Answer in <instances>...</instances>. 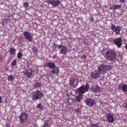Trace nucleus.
<instances>
[{"mask_svg":"<svg viewBox=\"0 0 127 127\" xmlns=\"http://www.w3.org/2000/svg\"><path fill=\"white\" fill-rule=\"evenodd\" d=\"M106 59L110 62L114 61L116 59V54L113 51L108 50L105 54Z\"/></svg>","mask_w":127,"mask_h":127,"instance_id":"nucleus-1","label":"nucleus"},{"mask_svg":"<svg viewBox=\"0 0 127 127\" xmlns=\"http://www.w3.org/2000/svg\"><path fill=\"white\" fill-rule=\"evenodd\" d=\"M110 65H101L98 68V70L101 74L106 72L107 71L109 70L111 68Z\"/></svg>","mask_w":127,"mask_h":127,"instance_id":"nucleus-2","label":"nucleus"},{"mask_svg":"<svg viewBox=\"0 0 127 127\" xmlns=\"http://www.w3.org/2000/svg\"><path fill=\"white\" fill-rule=\"evenodd\" d=\"M89 85L87 83L85 86L82 85L77 90V92L79 93L84 94L85 92L88 91V89H89Z\"/></svg>","mask_w":127,"mask_h":127,"instance_id":"nucleus-3","label":"nucleus"},{"mask_svg":"<svg viewBox=\"0 0 127 127\" xmlns=\"http://www.w3.org/2000/svg\"><path fill=\"white\" fill-rule=\"evenodd\" d=\"M28 118V115L26 112H23L20 114L19 117L20 122L22 124L26 122Z\"/></svg>","mask_w":127,"mask_h":127,"instance_id":"nucleus-4","label":"nucleus"},{"mask_svg":"<svg viewBox=\"0 0 127 127\" xmlns=\"http://www.w3.org/2000/svg\"><path fill=\"white\" fill-rule=\"evenodd\" d=\"M43 96V95L41 92L39 91H37L32 96V99L34 100L38 99Z\"/></svg>","mask_w":127,"mask_h":127,"instance_id":"nucleus-5","label":"nucleus"},{"mask_svg":"<svg viewBox=\"0 0 127 127\" xmlns=\"http://www.w3.org/2000/svg\"><path fill=\"white\" fill-rule=\"evenodd\" d=\"M85 102L87 105L90 107L93 106L95 103V101L91 98H88L86 99Z\"/></svg>","mask_w":127,"mask_h":127,"instance_id":"nucleus-6","label":"nucleus"},{"mask_svg":"<svg viewBox=\"0 0 127 127\" xmlns=\"http://www.w3.org/2000/svg\"><path fill=\"white\" fill-rule=\"evenodd\" d=\"M58 47L60 49V54H64L67 52V48L65 46L61 44L58 46Z\"/></svg>","mask_w":127,"mask_h":127,"instance_id":"nucleus-7","label":"nucleus"},{"mask_svg":"<svg viewBox=\"0 0 127 127\" xmlns=\"http://www.w3.org/2000/svg\"><path fill=\"white\" fill-rule=\"evenodd\" d=\"M111 28L112 31L117 35H119L120 34V32L121 30V27L119 26H115L112 25L111 26Z\"/></svg>","mask_w":127,"mask_h":127,"instance_id":"nucleus-8","label":"nucleus"},{"mask_svg":"<svg viewBox=\"0 0 127 127\" xmlns=\"http://www.w3.org/2000/svg\"><path fill=\"white\" fill-rule=\"evenodd\" d=\"M23 34L25 39H27L29 42H31L32 41L33 37L28 31L24 32Z\"/></svg>","mask_w":127,"mask_h":127,"instance_id":"nucleus-9","label":"nucleus"},{"mask_svg":"<svg viewBox=\"0 0 127 127\" xmlns=\"http://www.w3.org/2000/svg\"><path fill=\"white\" fill-rule=\"evenodd\" d=\"M34 72L31 69L26 70L25 72L24 75L27 77L31 78L34 75Z\"/></svg>","mask_w":127,"mask_h":127,"instance_id":"nucleus-10","label":"nucleus"},{"mask_svg":"<svg viewBox=\"0 0 127 127\" xmlns=\"http://www.w3.org/2000/svg\"><path fill=\"white\" fill-rule=\"evenodd\" d=\"M47 3L52 4V6L55 7L59 5L61 3L59 0H50L47 1Z\"/></svg>","mask_w":127,"mask_h":127,"instance_id":"nucleus-11","label":"nucleus"},{"mask_svg":"<svg viewBox=\"0 0 127 127\" xmlns=\"http://www.w3.org/2000/svg\"><path fill=\"white\" fill-rule=\"evenodd\" d=\"M113 41L114 42L115 44L117 45L118 48L121 47L122 45V38H118L115 39H114Z\"/></svg>","mask_w":127,"mask_h":127,"instance_id":"nucleus-12","label":"nucleus"},{"mask_svg":"<svg viewBox=\"0 0 127 127\" xmlns=\"http://www.w3.org/2000/svg\"><path fill=\"white\" fill-rule=\"evenodd\" d=\"M100 73L98 70L92 72L91 73V77L93 78H96L99 76Z\"/></svg>","mask_w":127,"mask_h":127,"instance_id":"nucleus-13","label":"nucleus"},{"mask_svg":"<svg viewBox=\"0 0 127 127\" xmlns=\"http://www.w3.org/2000/svg\"><path fill=\"white\" fill-rule=\"evenodd\" d=\"M107 121L110 123H113L115 121L114 115L111 114H107Z\"/></svg>","mask_w":127,"mask_h":127,"instance_id":"nucleus-14","label":"nucleus"},{"mask_svg":"<svg viewBox=\"0 0 127 127\" xmlns=\"http://www.w3.org/2000/svg\"><path fill=\"white\" fill-rule=\"evenodd\" d=\"M118 89L126 92L127 91V86L125 84H119L118 86Z\"/></svg>","mask_w":127,"mask_h":127,"instance_id":"nucleus-15","label":"nucleus"},{"mask_svg":"<svg viewBox=\"0 0 127 127\" xmlns=\"http://www.w3.org/2000/svg\"><path fill=\"white\" fill-rule=\"evenodd\" d=\"M83 97V95L81 93H79V95L76 96L75 99L78 102H80L82 99Z\"/></svg>","mask_w":127,"mask_h":127,"instance_id":"nucleus-16","label":"nucleus"},{"mask_svg":"<svg viewBox=\"0 0 127 127\" xmlns=\"http://www.w3.org/2000/svg\"><path fill=\"white\" fill-rule=\"evenodd\" d=\"M100 89L98 86H96L94 87V90L92 91L93 92L95 93H99L100 92Z\"/></svg>","mask_w":127,"mask_h":127,"instance_id":"nucleus-17","label":"nucleus"},{"mask_svg":"<svg viewBox=\"0 0 127 127\" xmlns=\"http://www.w3.org/2000/svg\"><path fill=\"white\" fill-rule=\"evenodd\" d=\"M121 7V6L120 5H113L110 8V9L114 10L120 9Z\"/></svg>","mask_w":127,"mask_h":127,"instance_id":"nucleus-18","label":"nucleus"},{"mask_svg":"<svg viewBox=\"0 0 127 127\" xmlns=\"http://www.w3.org/2000/svg\"><path fill=\"white\" fill-rule=\"evenodd\" d=\"M35 87L36 88H40L42 86V84L40 82L37 81H35Z\"/></svg>","mask_w":127,"mask_h":127,"instance_id":"nucleus-19","label":"nucleus"},{"mask_svg":"<svg viewBox=\"0 0 127 127\" xmlns=\"http://www.w3.org/2000/svg\"><path fill=\"white\" fill-rule=\"evenodd\" d=\"M47 65L50 68L52 69L55 67V64L51 62H49L48 64Z\"/></svg>","mask_w":127,"mask_h":127,"instance_id":"nucleus-20","label":"nucleus"},{"mask_svg":"<svg viewBox=\"0 0 127 127\" xmlns=\"http://www.w3.org/2000/svg\"><path fill=\"white\" fill-rule=\"evenodd\" d=\"M53 73H58L59 72L58 68L57 67H55L52 70Z\"/></svg>","mask_w":127,"mask_h":127,"instance_id":"nucleus-21","label":"nucleus"},{"mask_svg":"<svg viewBox=\"0 0 127 127\" xmlns=\"http://www.w3.org/2000/svg\"><path fill=\"white\" fill-rule=\"evenodd\" d=\"M76 79L73 78L72 80L70 81V85H74L76 82Z\"/></svg>","mask_w":127,"mask_h":127,"instance_id":"nucleus-22","label":"nucleus"},{"mask_svg":"<svg viewBox=\"0 0 127 127\" xmlns=\"http://www.w3.org/2000/svg\"><path fill=\"white\" fill-rule=\"evenodd\" d=\"M15 49H14L11 48L10 50V54L13 55L14 54L15 52Z\"/></svg>","mask_w":127,"mask_h":127,"instance_id":"nucleus-23","label":"nucleus"},{"mask_svg":"<svg viewBox=\"0 0 127 127\" xmlns=\"http://www.w3.org/2000/svg\"><path fill=\"white\" fill-rule=\"evenodd\" d=\"M14 77L12 75H10L8 77V79L9 81H13V80Z\"/></svg>","mask_w":127,"mask_h":127,"instance_id":"nucleus-24","label":"nucleus"},{"mask_svg":"<svg viewBox=\"0 0 127 127\" xmlns=\"http://www.w3.org/2000/svg\"><path fill=\"white\" fill-rule=\"evenodd\" d=\"M91 127H99L97 124H92L91 125Z\"/></svg>","mask_w":127,"mask_h":127,"instance_id":"nucleus-25","label":"nucleus"},{"mask_svg":"<svg viewBox=\"0 0 127 127\" xmlns=\"http://www.w3.org/2000/svg\"><path fill=\"white\" fill-rule=\"evenodd\" d=\"M37 108L39 110H41L43 108L42 105L41 104H38Z\"/></svg>","mask_w":127,"mask_h":127,"instance_id":"nucleus-26","label":"nucleus"},{"mask_svg":"<svg viewBox=\"0 0 127 127\" xmlns=\"http://www.w3.org/2000/svg\"><path fill=\"white\" fill-rule=\"evenodd\" d=\"M22 54L20 53H18L17 55V57L19 59H21L22 57Z\"/></svg>","mask_w":127,"mask_h":127,"instance_id":"nucleus-27","label":"nucleus"},{"mask_svg":"<svg viewBox=\"0 0 127 127\" xmlns=\"http://www.w3.org/2000/svg\"><path fill=\"white\" fill-rule=\"evenodd\" d=\"M16 60H14L13 62L11 63V65L13 66L15 65L16 64Z\"/></svg>","mask_w":127,"mask_h":127,"instance_id":"nucleus-28","label":"nucleus"},{"mask_svg":"<svg viewBox=\"0 0 127 127\" xmlns=\"http://www.w3.org/2000/svg\"><path fill=\"white\" fill-rule=\"evenodd\" d=\"M24 6L25 7H27L29 5V4L27 2H25L24 3Z\"/></svg>","mask_w":127,"mask_h":127,"instance_id":"nucleus-29","label":"nucleus"},{"mask_svg":"<svg viewBox=\"0 0 127 127\" xmlns=\"http://www.w3.org/2000/svg\"><path fill=\"white\" fill-rule=\"evenodd\" d=\"M45 124H44V126L42 127H49L48 124L47 123H46L45 122Z\"/></svg>","mask_w":127,"mask_h":127,"instance_id":"nucleus-30","label":"nucleus"},{"mask_svg":"<svg viewBox=\"0 0 127 127\" xmlns=\"http://www.w3.org/2000/svg\"><path fill=\"white\" fill-rule=\"evenodd\" d=\"M58 46V44H57L55 43H54L53 45V47L54 48H56Z\"/></svg>","mask_w":127,"mask_h":127,"instance_id":"nucleus-31","label":"nucleus"},{"mask_svg":"<svg viewBox=\"0 0 127 127\" xmlns=\"http://www.w3.org/2000/svg\"><path fill=\"white\" fill-rule=\"evenodd\" d=\"M86 57L85 55H83V56H82L81 58L83 59H84L86 58Z\"/></svg>","mask_w":127,"mask_h":127,"instance_id":"nucleus-32","label":"nucleus"},{"mask_svg":"<svg viewBox=\"0 0 127 127\" xmlns=\"http://www.w3.org/2000/svg\"><path fill=\"white\" fill-rule=\"evenodd\" d=\"M124 107L126 108H127V102L125 103V105Z\"/></svg>","mask_w":127,"mask_h":127,"instance_id":"nucleus-33","label":"nucleus"},{"mask_svg":"<svg viewBox=\"0 0 127 127\" xmlns=\"http://www.w3.org/2000/svg\"><path fill=\"white\" fill-rule=\"evenodd\" d=\"M121 2H124L125 0H119Z\"/></svg>","mask_w":127,"mask_h":127,"instance_id":"nucleus-34","label":"nucleus"},{"mask_svg":"<svg viewBox=\"0 0 127 127\" xmlns=\"http://www.w3.org/2000/svg\"><path fill=\"white\" fill-rule=\"evenodd\" d=\"M126 49H127V43L126 44L125 46Z\"/></svg>","mask_w":127,"mask_h":127,"instance_id":"nucleus-35","label":"nucleus"},{"mask_svg":"<svg viewBox=\"0 0 127 127\" xmlns=\"http://www.w3.org/2000/svg\"><path fill=\"white\" fill-rule=\"evenodd\" d=\"M94 87H92L91 88V90H94Z\"/></svg>","mask_w":127,"mask_h":127,"instance_id":"nucleus-36","label":"nucleus"},{"mask_svg":"<svg viewBox=\"0 0 127 127\" xmlns=\"http://www.w3.org/2000/svg\"><path fill=\"white\" fill-rule=\"evenodd\" d=\"M1 96H0V103L1 102Z\"/></svg>","mask_w":127,"mask_h":127,"instance_id":"nucleus-37","label":"nucleus"},{"mask_svg":"<svg viewBox=\"0 0 127 127\" xmlns=\"http://www.w3.org/2000/svg\"><path fill=\"white\" fill-rule=\"evenodd\" d=\"M9 125H7V126H6V127H9Z\"/></svg>","mask_w":127,"mask_h":127,"instance_id":"nucleus-38","label":"nucleus"},{"mask_svg":"<svg viewBox=\"0 0 127 127\" xmlns=\"http://www.w3.org/2000/svg\"><path fill=\"white\" fill-rule=\"evenodd\" d=\"M93 21V20H92V19H91V21H92H92Z\"/></svg>","mask_w":127,"mask_h":127,"instance_id":"nucleus-39","label":"nucleus"},{"mask_svg":"<svg viewBox=\"0 0 127 127\" xmlns=\"http://www.w3.org/2000/svg\"><path fill=\"white\" fill-rule=\"evenodd\" d=\"M77 112L78 113V112H79V111H77Z\"/></svg>","mask_w":127,"mask_h":127,"instance_id":"nucleus-40","label":"nucleus"},{"mask_svg":"<svg viewBox=\"0 0 127 127\" xmlns=\"http://www.w3.org/2000/svg\"><path fill=\"white\" fill-rule=\"evenodd\" d=\"M126 109L127 110V108H126Z\"/></svg>","mask_w":127,"mask_h":127,"instance_id":"nucleus-41","label":"nucleus"}]
</instances>
